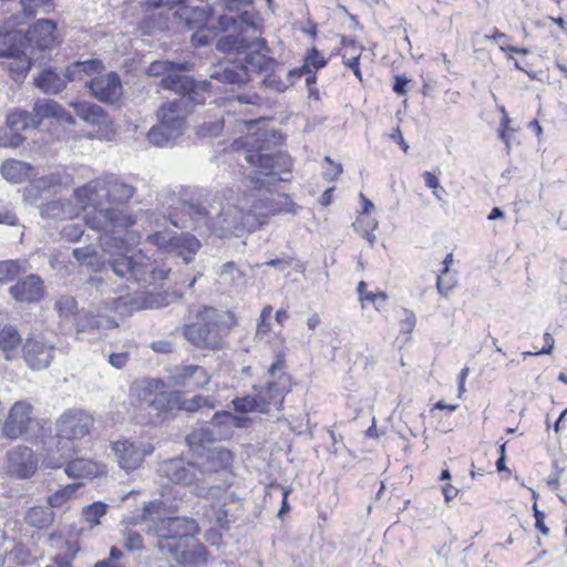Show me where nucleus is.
<instances>
[{
  "label": "nucleus",
  "instance_id": "nucleus-1",
  "mask_svg": "<svg viewBox=\"0 0 567 567\" xmlns=\"http://www.w3.org/2000/svg\"><path fill=\"white\" fill-rule=\"evenodd\" d=\"M272 138H281L279 131H258L255 138L257 148L246 154V161L258 171L250 176L254 188L261 190L267 189L269 195L259 198L252 208L258 215L266 216V220L270 215L281 213L296 215L299 206H297L291 197L285 193H272L271 187L278 183L290 182L292 178V159L286 152L265 153V143Z\"/></svg>",
  "mask_w": 567,
  "mask_h": 567
},
{
  "label": "nucleus",
  "instance_id": "nucleus-2",
  "mask_svg": "<svg viewBox=\"0 0 567 567\" xmlns=\"http://www.w3.org/2000/svg\"><path fill=\"white\" fill-rule=\"evenodd\" d=\"M84 219L90 228L100 233L101 247L110 257L130 251L125 236L135 223L130 215L117 208H94Z\"/></svg>",
  "mask_w": 567,
  "mask_h": 567
},
{
  "label": "nucleus",
  "instance_id": "nucleus-3",
  "mask_svg": "<svg viewBox=\"0 0 567 567\" xmlns=\"http://www.w3.org/2000/svg\"><path fill=\"white\" fill-rule=\"evenodd\" d=\"M236 324L231 311H220L213 307H204L197 313V321L185 324L183 336L198 349L219 350L224 338Z\"/></svg>",
  "mask_w": 567,
  "mask_h": 567
},
{
  "label": "nucleus",
  "instance_id": "nucleus-4",
  "mask_svg": "<svg viewBox=\"0 0 567 567\" xmlns=\"http://www.w3.org/2000/svg\"><path fill=\"white\" fill-rule=\"evenodd\" d=\"M184 70V63L169 60H155L146 68L148 76H162L159 86L173 91L179 95L178 99H186L189 102L205 104L207 96L212 93V83L208 80L197 81L190 75L177 73Z\"/></svg>",
  "mask_w": 567,
  "mask_h": 567
},
{
  "label": "nucleus",
  "instance_id": "nucleus-5",
  "mask_svg": "<svg viewBox=\"0 0 567 567\" xmlns=\"http://www.w3.org/2000/svg\"><path fill=\"white\" fill-rule=\"evenodd\" d=\"M197 105L200 104L186 99H175L164 103L158 112L159 123L147 133L148 142L159 147L173 146L184 133L186 115Z\"/></svg>",
  "mask_w": 567,
  "mask_h": 567
},
{
  "label": "nucleus",
  "instance_id": "nucleus-6",
  "mask_svg": "<svg viewBox=\"0 0 567 567\" xmlns=\"http://www.w3.org/2000/svg\"><path fill=\"white\" fill-rule=\"evenodd\" d=\"M209 206L207 189H186L181 194L177 206L169 212L168 220L176 228L196 230L207 225L210 218Z\"/></svg>",
  "mask_w": 567,
  "mask_h": 567
},
{
  "label": "nucleus",
  "instance_id": "nucleus-7",
  "mask_svg": "<svg viewBox=\"0 0 567 567\" xmlns=\"http://www.w3.org/2000/svg\"><path fill=\"white\" fill-rule=\"evenodd\" d=\"M27 42V38L22 35V30L0 29V59L9 60L3 62L2 65L16 83H22L34 65L33 58L28 54V50L23 45Z\"/></svg>",
  "mask_w": 567,
  "mask_h": 567
},
{
  "label": "nucleus",
  "instance_id": "nucleus-8",
  "mask_svg": "<svg viewBox=\"0 0 567 567\" xmlns=\"http://www.w3.org/2000/svg\"><path fill=\"white\" fill-rule=\"evenodd\" d=\"M1 433L11 441L23 439L38 443L44 436V427L33 416V406L25 401H18L10 408Z\"/></svg>",
  "mask_w": 567,
  "mask_h": 567
},
{
  "label": "nucleus",
  "instance_id": "nucleus-9",
  "mask_svg": "<svg viewBox=\"0 0 567 567\" xmlns=\"http://www.w3.org/2000/svg\"><path fill=\"white\" fill-rule=\"evenodd\" d=\"M147 241L165 254L182 258L185 264L194 261L202 248L200 240L190 231L159 230L147 236Z\"/></svg>",
  "mask_w": 567,
  "mask_h": 567
},
{
  "label": "nucleus",
  "instance_id": "nucleus-10",
  "mask_svg": "<svg viewBox=\"0 0 567 567\" xmlns=\"http://www.w3.org/2000/svg\"><path fill=\"white\" fill-rule=\"evenodd\" d=\"M199 532L195 519L182 516L158 518L153 525L148 526L147 533L158 538L157 548L166 551V545L173 546L174 543H182L184 539L196 536Z\"/></svg>",
  "mask_w": 567,
  "mask_h": 567
},
{
  "label": "nucleus",
  "instance_id": "nucleus-11",
  "mask_svg": "<svg viewBox=\"0 0 567 567\" xmlns=\"http://www.w3.org/2000/svg\"><path fill=\"white\" fill-rule=\"evenodd\" d=\"M266 224V216L258 215L251 207L245 210L238 206L224 208L219 214L218 236L241 237L246 233H252Z\"/></svg>",
  "mask_w": 567,
  "mask_h": 567
},
{
  "label": "nucleus",
  "instance_id": "nucleus-12",
  "mask_svg": "<svg viewBox=\"0 0 567 567\" xmlns=\"http://www.w3.org/2000/svg\"><path fill=\"white\" fill-rule=\"evenodd\" d=\"M99 190H105L106 197L113 204H126L135 195L136 188L125 183L115 174H105L101 178L89 182L87 184L75 189V196L83 200H92Z\"/></svg>",
  "mask_w": 567,
  "mask_h": 567
},
{
  "label": "nucleus",
  "instance_id": "nucleus-13",
  "mask_svg": "<svg viewBox=\"0 0 567 567\" xmlns=\"http://www.w3.org/2000/svg\"><path fill=\"white\" fill-rule=\"evenodd\" d=\"M75 446H61L49 450L44 463L50 468L64 466V472L72 478H93L99 474V465L90 458L74 457Z\"/></svg>",
  "mask_w": 567,
  "mask_h": 567
},
{
  "label": "nucleus",
  "instance_id": "nucleus-14",
  "mask_svg": "<svg viewBox=\"0 0 567 567\" xmlns=\"http://www.w3.org/2000/svg\"><path fill=\"white\" fill-rule=\"evenodd\" d=\"M94 424L91 414L81 410L64 412L56 423V447L74 446L75 440H81L90 434Z\"/></svg>",
  "mask_w": 567,
  "mask_h": 567
},
{
  "label": "nucleus",
  "instance_id": "nucleus-15",
  "mask_svg": "<svg viewBox=\"0 0 567 567\" xmlns=\"http://www.w3.org/2000/svg\"><path fill=\"white\" fill-rule=\"evenodd\" d=\"M146 400V398H144ZM148 405L158 413L174 414L178 411L194 413L203 408L212 410L213 405L208 403V399L204 395L196 394L192 399H186L183 392L174 390L171 392H161L147 399Z\"/></svg>",
  "mask_w": 567,
  "mask_h": 567
},
{
  "label": "nucleus",
  "instance_id": "nucleus-16",
  "mask_svg": "<svg viewBox=\"0 0 567 567\" xmlns=\"http://www.w3.org/2000/svg\"><path fill=\"white\" fill-rule=\"evenodd\" d=\"M92 97L106 105L117 104L123 95V84L117 72L94 76L85 82Z\"/></svg>",
  "mask_w": 567,
  "mask_h": 567
},
{
  "label": "nucleus",
  "instance_id": "nucleus-17",
  "mask_svg": "<svg viewBox=\"0 0 567 567\" xmlns=\"http://www.w3.org/2000/svg\"><path fill=\"white\" fill-rule=\"evenodd\" d=\"M166 551L172 558L182 566L203 567L208 563V550L196 536L184 539L182 543H174L173 546L166 545Z\"/></svg>",
  "mask_w": 567,
  "mask_h": 567
},
{
  "label": "nucleus",
  "instance_id": "nucleus-18",
  "mask_svg": "<svg viewBox=\"0 0 567 567\" xmlns=\"http://www.w3.org/2000/svg\"><path fill=\"white\" fill-rule=\"evenodd\" d=\"M112 451L115 454L118 466L130 473L142 465L145 456L152 454L154 447L151 444L123 440L113 442Z\"/></svg>",
  "mask_w": 567,
  "mask_h": 567
},
{
  "label": "nucleus",
  "instance_id": "nucleus-19",
  "mask_svg": "<svg viewBox=\"0 0 567 567\" xmlns=\"http://www.w3.org/2000/svg\"><path fill=\"white\" fill-rule=\"evenodd\" d=\"M8 293L18 303H39L45 297L44 281L39 275L30 274L10 286Z\"/></svg>",
  "mask_w": 567,
  "mask_h": 567
},
{
  "label": "nucleus",
  "instance_id": "nucleus-20",
  "mask_svg": "<svg viewBox=\"0 0 567 567\" xmlns=\"http://www.w3.org/2000/svg\"><path fill=\"white\" fill-rule=\"evenodd\" d=\"M168 386L184 388L188 391L197 390L209 383L206 369L198 364H183L174 367L167 377Z\"/></svg>",
  "mask_w": 567,
  "mask_h": 567
},
{
  "label": "nucleus",
  "instance_id": "nucleus-21",
  "mask_svg": "<svg viewBox=\"0 0 567 567\" xmlns=\"http://www.w3.org/2000/svg\"><path fill=\"white\" fill-rule=\"evenodd\" d=\"M168 272L169 269L162 267L158 260L140 252L135 254L131 280L143 287L155 286L163 281Z\"/></svg>",
  "mask_w": 567,
  "mask_h": 567
},
{
  "label": "nucleus",
  "instance_id": "nucleus-22",
  "mask_svg": "<svg viewBox=\"0 0 567 567\" xmlns=\"http://www.w3.org/2000/svg\"><path fill=\"white\" fill-rule=\"evenodd\" d=\"M56 22L52 19L37 20L28 31H22V35L27 38L24 48L29 50L34 48L39 51L51 50L56 42Z\"/></svg>",
  "mask_w": 567,
  "mask_h": 567
},
{
  "label": "nucleus",
  "instance_id": "nucleus-23",
  "mask_svg": "<svg viewBox=\"0 0 567 567\" xmlns=\"http://www.w3.org/2000/svg\"><path fill=\"white\" fill-rule=\"evenodd\" d=\"M7 462L9 474L19 480L32 477L38 470V458L28 446H18L9 451Z\"/></svg>",
  "mask_w": 567,
  "mask_h": 567
},
{
  "label": "nucleus",
  "instance_id": "nucleus-24",
  "mask_svg": "<svg viewBox=\"0 0 567 567\" xmlns=\"http://www.w3.org/2000/svg\"><path fill=\"white\" fill-rule=\"evenodd\" d=\"M291 377L288 373H280L277 379L266 382L259 389H254L264 399L267 412L274 406L277 411L284 409L285 396L291 391Z\"/></svg>",
  "mask_w": 567,
  "mask_h": 567
},
{
  "label": "nucleus",
  "instance_id": "nucleus-25",
  "mask_svg": "<svg viewBox=\"0 0 567 567\" xmlns=\"http://www.w3.org/2000/svg\"><path fill=\"white\" fill-rule=\"evenodd\" d=\"M55 348L44 342L42 338L30 337L23 343L22 352L25 363L32 370H42L53 360Z\"/></svg>",
  "mask_w": 567,
  "mask_h": 567
},
{
  "label": "nucleus",
  "instance_id": "nucleus-26",
  "mask_svg": "<svg viewBox=\"0 0 567 567\" xmlns=\"http://www.w3.org/2000/svg\"><path fill=\"white\" fill-rule=\"evenodd\" d=\"M161 471L174 484L190 485L197 481V467L184 458H171L163 462Z\"/></svg>",
  "mask_w": 567,
  "mask_h": 567
},
{
  "label": "nucleus",
  "instance_id": "nucleus-27",
  "mask_svg": "<svg viewBox=\"0 0 567 567\" xmlns=\"http://www.w3.org/2000/svg\"><path fill=\"white\" fill-rule=\"evenodd\" d=\"M74 326L76 338L79 339L81 333H92L100 331L101 329L115 328L117 327V323L114 319L107 316H102L83 309L76 313Z\"/></svg>",
  "mask_w": 567,
  "mask_h": 567
},
{
  "label": "nucleus",
  "instance_id": "nucleus-28",
  "mask_svg": "<svg viewBox=\"0 0 567 567\" xmlns=\"http://www.w3.org/2000/svg\"><path fill=\"white\" fill-rule=\"evenodd\" d=\"M33 85L44 94L56 95L66 89V81L56 68L48 65L33 78Z\"/></svg>",
  "mask_w": 567,
  "mask_h": 567
},
{
  "label": "nucleus",
  "instance_id": "nucleus-29",
  "mask_svg": "<svg viewBox=\"0 0 567 567\" xmlns=\"http://www.w3.org/2000/svg\"><path fill=\"white\" fill-rule=\"evenodd\" d=\"M239 68L245 71L246 74H262L267 72H275L279 62L265 53L258 51H247L241 59H238Z\"/></svg>",
  "mask_w": 567,
  "mask_h": 567
},
{
  "label": "nucleus",
  "instance_id": "nucleus-30",
  "mask_svg": "<svg viewBox=\"0 0 567 567\" xmlns=\"http://www.w3.org/2000/svg\"><path fill=\"white\" fill-rule=\"evenodd\" d=\"M212 7H190L188 0L175 11V17L181 19L189 29L207 23L213 17Z\"/></svg>",
  "mask_w": 567,
  "mask_h": 567
},
{
  "label": "nucleus",
  "instance_id": "nucleus-31",
  "mask_svg": "<svg viewBox=\"0 0 567 567\" xmlns=\"http://www.w3.org/2000/svg\"><path fill=\"white\" fill-rule=\"evenodd\" d=\"M233 427L234 414L226 410L216 412L206 426L216 442L229 439L233 435Z\"/></svg>",
  "mask_w": 567,
  "mask_h": 567
},
{
  "label": "nucleus",
  "instance_id": "nucleus-32",
  "mask_svg": "<svg viewBox=\"0 0 567 567\" xmlns=\"http://www.w3.org/2000/svg\"><path fill=\"white\" fill-rule=\"evenodd\" d=\"M71 105L74 109L75 114L89 124L102 125L105 124L107 120L106 111L102 106L93 102L76 101L73 102Z\"/></svg>",
  "mask_w": 567,
  "mask_h": 567
},
{
  "label": "nucleus",
  "instance_id": "nucleus-33",
  "mask_svg": "<svg viewBox=\"0 0 567 567\" xmlns=\"http://www.w3.org/2000/svg\"><path fill=\"white\" fill-rule=\"evenodd\" d=\"M249 40L245 32L237 31L234 34L220 37L216 42V50L224 54H244L249 50Z\"/></svg>",
  "mask_w": 567,
  "mask_h": 567
},
{
  "label": "nucleus",
  "instance_id": "nucleus-34",
  "mask_svg": "<svg viewBox=\"0 0 567 567\" xmlns=\"http://www.w3.org/2000/svg\"><path fill=\"white\" fill-rule=\"evenodd\" d=\"M32 171L31 164L18 159H7L0 167L2 177L13 184L24 182Z\"/></svg>",
  "mask_w": 567,
  "mask_h": 567
},
{
  "label": "nucleus",
  "instance_id": "nucleus-35",
  "mask_svg": "<svg viewBox=\"0 0 567 567\" xmlns=\"http://www.w3.org/2000/svg\"><path fill=\"white\" fill-rule=\"evenodd\" d=\"M61 104L52 99H38L33 104L32 127L38 128L45 118H55Z\"/></svg>",
  "mask_w": 567,
  "mask_h": 567
},
{
  "label": "nucleus",
  "instance_id": "nucleus-36",
  "mask_svg": "<svg viewBox=\"0 0 567 567\" xmlns=\"http://www.w3.org/2000/svg\"><path fill=\"white\" fill-rule=\"evenodd\" d=\"M210 79L217 80L224 84L244 86L251 81V75L246 74L245 71L239 68V61H237L236 69L225 66L220 70L214 71L210 74Z\"/></svg>",
  "mask_w": 567,
  "mask_h": 567
},
{
  "label": "nucleus",
  "instance_id": "nucleus-37",
  "mask_svg": "<svg viewBox=\"0 0 567 567\" xmlns=\"http://www.w3.org/2000/svg\"><path fill=\"white\" fill-rule=\"evenodd\" d=\"M42 188H45L50 197L61 189L68 188L73 183V177L64 171H56L39 177Z\"/></svg>",
  "mask_w": 567,
  "mask_h": 567
},
{
  "label": "nucleus",
  "instance_id": "nucleus-38",
  "mask_svg": "<svg viewBox=\"0 0 567 567\" xmlns=\"http://www.w3.org/2000/svg\"><path fill=\"white\" fill-rule=\"evenodd\" d=\"M54 516L53 509L49 506H33L28 511L25 522L29 526L42 530L52 525Z\"/></svg>",
  "mask_w": 567,
  "mask_h": 567
},
{
  "label": "nucleus",
  "instance_id": "nucleus-39",
  "mask_svg": "<svg viewBox=\"0 0 567 567\" xmlns=\"http://www.w3.org/2000/svg\"><path fill=\"white\" fill-rule=\"evenodd\" d=\"M233 409L239 414L259 412L262 414L268 413L264 399L259 394L237 396L231 401Z\"/></svg>",
  "mask_w": 567,
  "mask_h": 567
},
{
  "label": "nucleus",
  "instance_id": "nucleus-40",
  "mask_svg": "<svg viewBox=\"0 0 567 567\" xmlns=\"http://www.w3.org/2000/svg\"><path fill=\"white\" fill-rule=\"evenodd\" d=\"M168 29V16L166 13H150L138 22V30L143 35H154Z\"/></svg>",
  "mask_w": 567,
  "mask_h": 567
},
{
  "label": "nucleus",
  "instance_id": "nucleus-41",
  "mask_svg": "<svg viewBox=\"0 0 567 567\" xmlns=\"http://www.w3.org/2000/svg\"><path fill=\"white\" fill-rule=\"evenodd\" d=\"M135 255L128 256L127 252L110 257L107 264L111 269L121 278L131 280Z\"/></svg>",
  "mask_w": 567,
  "mask_h": 567
},
{
  "label": "nucleus",
  "instance_id": "nucleus-42",
  "mask_svg": "<svg viewBox=\"0 0 567 567\" xmlns=\"http://www.w3.org/2000/svg\"><path fill=\"white\" fill-rule=\"evenodd\" d=\"M204 516L214 524V527H218L224 530L230 528V520L228 519V511L225 505L210 504L204 507Z\"/></svg>",
  "mask_w": 567,
  "mask_h": 567
},
{
  "label": "nucleus",
  "instance_id": "nucleus-43",
  "mask_svg": "<svg viewBox=\"0 0 567 567\" xmlns=\"http://www.w3.org/2000/svg\"><path fill=\"white\" fill-rule=\"evenodd\" d=\"M24 267L19 259H7L0 261V284L16 282Z\"/></svg>",
  "mask_w": 567,
  "mask_h": 567
},
{
  "label": "nucleus",
  "instance_id": "nucleus-44",
  "mask_svg": "<svg viewBox=\"0 0 567 567\" xmlns=\"http://www.w3.org/2000/svg\"><path fill=\"white\" fill-rule=\"evenodd\" d=\"M21 343V336L18 329L13 326H4L0 330V349L9 353L10 351L16 350ZM6 358L9 359V354H6Z\"/></svg>",
  "mask_w": 567,
  "mask_h": 567
},
{
  "label": "nucleus",
  "instance_id": "nucleus-45",
  "mask_svg": "<svg viewBox=\"0 0 567 567\" xmlns=\"http://www.w3.org/2000/svg\"><path fill=\"white\" fill-rule=\"evenodd\" d=\"M48 198H50V195H48L45 188H42L39 178L32 179L23 189V200L29 205L40 207V200Z\"/></svg>",
  "mask_w": 567,
  "mask_h": 567
},
{
  "label": "nucleus",
  "instance_id": "nucleus-46",
  "mask_svg": "<svg viewBox=\"0 0 567 567\" xmlns=\"http://www.w3.org/2000/svg\"><path fill=\"white\" fill-rule=\"evenodd\" d=\"M40 216L43 219H63L65 217V204L61 199H47L40 205Z\"/></svg>",
  "mask_w": 567,
  "mask_h": 567
},
{
  "label": "nucleus",
  "instance_id": "nucleus-47",
  "mask_svg": "<svg viewBox=\"0 0 567 567\" xmlns=\"http://www.w3.org/2000/svg\"><path fill=\"white\" fill-rule=\"evenodd\" d=\"M186 443L189 449L195 453H200V450L204 449V443L216 442L213 439L209 430L206 426L200 427L199 430H195L186 436Z\"/></svg>",
  "mask_w": 567,
  "mask_h": 567
},
{
  "label": "nucleus",
  "instance_id": "nucleus-48",
  "mask_svg": "<svg viewBox=\"0 0 567 567\" xmlns=\"http://www.w3.org/2000/svg\"><path fill=\"white\" fill-rule=\"evenodd\" d=\"M32 114L28 111H16L7 115V126L10 130L25 131L32 127Z\"/></svg>",
  "mask_w": 567,
  "mask_h": 567
},
{
  "label": "nucleus",
  "instance_id": "nucleus-49",
  "mask_svg": "<svg viewBox=\"0 0 567 567\" xmlns=\"http://www.w3.org/2000/svg\"><path fill=\"white\" fill-rule=\"evenodd\" d=\"M107 505L101 501L93 502L83 508V516L86 522L99 525L102 516L106 514Z\"/></svg>",
  "mask_w": 567,
  "mask_h": 567
},
{
  "label": "nucleus",
  "instance_id": "nucleus-50",
  "mask_svg": "<svg viewBox=\"0 0 567 567\" xmlns=\"http://www.w3.org/2000/svg\"><path fill=\"white\" fill-rule=\"evenodd\" d=\"M76 65L80 68L81 74L85 75H102L105 70V65L101 59H89L85 61H76Z\"/></svg>",
  "mask_w": 567,
  "mask_h": 567
},
{
  "label": "nucleus",
  "instance_id": "nucleus-51",
  "mask_svg": "<svg viewBox=\"0 0 567 567\" xmlns=\"http://www.w3.org/2000/svg\"><path fill=\"white\" fill-rule=\"evenodd\" d=\"M55 309L58 310L60 317L68 318L70 316L76 317L78 311V301L73 297H64L59 299L55 302Z\"/></svg>",
  "mask_w": 567,
  "mask_h": 567
},
{
  "label": "nucleus",
  "instance_id": "nucleus-52",
  "mask_svg": "<svg viewBox=\"0 0 567 567\" xmlns=\"http://www.w3.org/2000/svg\"><path fill=\"white\" fill-rule=\"evenodd\" d=\"M162 509V502L159 501H152L144 505L141 514V519L144 522H147V527L150 525H153L154 522H156L159 517H156V515H159V512Z\"/></svg>",
  "mask_w": 567,
  "mask_h": 567
},
{
  "label": "nucleus",
  "instance_id": "nucleus-53",
  "mask_svg": "<svg viewBox=\"0 0 567 567\" xmlns=\"http://www.w3.org/2000/svg\"><path fill=\"white\" fill-rule=\"evenodd\" d=\"M25 137L17 130H10L0 136L1 147L17 148L23 144Z\"/></svg>",
  "mask_w": 567,
  "mask_h": 567
},
{
  "label": "nucleus",
  "instance_id": "nucleus-54",
  "mask_svg": "<svg viewBox=\"0 0 567 567\" xmlns=\"http://www.w3.org/2000/svg\"><path fill=\"white\" fill-rule=\"evenodd\" d=\"M303 58L306 62L309 63L315 71L323 69L328 64V59L322 56L320 51L316 47L310 48L306 52Z\"/></svg>",
  "mask_w": 567,
  "mask_h": 567
},
{
  "label": "nucleus",
  "instance_id": "nucleus-55",
  "mask_svg": "<svg viewBox=\"0 0 567 567\" xmlns=\"http://www.w3.org/2000/svg\"><path fill=\"white\" fill-rule=\"evenodd\" d=\"M186 1L187 0H144L142 2V8L145 10L159 8H177L178 10L182 7V4H185Z\"/></svg>",
  "mask_w": 567,
  "mask_h": 567
},
{
  "label": "nucleus",
  "instance_id": "nucleus-56",
  "mask_svg": "<svg viewBox=\"0 0 567 567\" xmlns=\"http://www.w3.org/2000/svg\"><path fill=\"white\" fill-rule=\"evenodd\" d=\"M501 111L503 112V117L501 120L499 128H498V138L504 142L507 153L511 152V142H509V131H513L509 127L511 118L508 117L505 107L502 106Z\"/></svg>",
  "mask_w": 567,
  "mask_h": 567
},
{
  "label": "nucleus",
  "instance_id": "nucleus-57",
  "mask_svg": "<svg viewBox=\"0 0 567 567\" xmlns=\"http://www.w3.org/2000/svg\"><path fill=\"white\" fill-rule=\"evenodd\" d=\"M261 84L278 93H282L288 89L287 83H285L280 78L276 76L274 72H267L261 81Z\"/></svg>",
  "mask_w": 567,
  "mask_h": 567
},
{
  "label": "nucleus",
  "instance_id": "nucleus-58",
  "mask_svg": "<svg viewBox=\"0 0 567 567\" xmlns=\"http://www.w3.org/2000/svg\"><path fill=\"white\" fill-rule=\"evenodd\" d=\"M125 548L130 551H142L145 549L143 537L137 533L130 530L125 538Z\"/></svg>",
  "mask_w": 567,
  "mask_h": 567
},
{
  "label": "nucleus",
  "instance_id": "nucleus-59",
  "mask_svg": "<svg viewBox=\"0 0 567 567\" xmlns=\"http://www.w3.org/2000/svg\"><path fill=\"white\" fill-rule=\"evenodd\" d=\"M196 28V32L192 35V43L198 48L209 45L212 42L210 30L202 29V25H197Z\"/></svg>",
  "mask_w": 567,
  "mask_h": 567
},
{
  "label": "nucleus",
  "instance_id": "nucleus-60",
  "mask_svg": "<svg viewBox=\"0 0 567 567\" xmlns=\"http://www.w3.org/2000/svg\"><path fill=\"white\" fill-rule=\"evenodd\" d=\"M271 312L272 308L270 306H267L261 310L257 324L256 336H264L270 331V323L268 322V319L270 318Z\"/></svg>",
  "mask_w": 567,
  "mask_h": 567
},
{
  "label": "nucleus",
  "instance_id": "nucleus-61",
  "mask_svg": "<svg viewBox=\"0 0 567 567\" xmlns=\"http://www.w3.org/2000/svg\"><path fill=\"white\" fill-rule=\"evenodd\" d=\"M95 251L91 246H84L74 248L72 255L83 266L90 258H95Z\"/></svg>",
  "mask_w": 567,
  "mask_h": 567
},
{
  "label": "nucleus",
  "instance_id": "nucleus-62",
  "mask_svg": "<svg viewBox=\"0 0 567 567\" xmlns=\"http://www.w3.org/2000/svg\"><path fill=\"white\" fill-rule=\"evenodd\" d=\"M402 312L404 315V318L400 322L401 332L402 333H411L415 327L416 323V317L413 311L403 308Z\"/></svg>",
  "mask_w": 567,
  "mask_h": 567
},
{
  "label": "nucleus",
  "instance_id": "nucleus-63",
  "mask_svg": "<svg viewBox=\"0 0 567 567\" xmlns=\"http://www.w3.org/2000/svg\"><path fill=\"white\" fill-rule=\"evenodd\" d=\"M455 281L449 277V275H437L436 288L440 295L446 297L449 292L454 288Z\"/></svg>",
  "mask_w": 567,
  "mask_h": 567
},
{
  "label": "nucleus",
  "instance_id": "nucleus-64",
  "mask_svg": "<svg viewBox=\"0 0 567 567\" xmlns=\"http://www.w3.org/2000/svg\"><path fill=\"white\" fill-rule=\"evenodd\" d=\"M409 82L410 79H408L404 74H395L392 84L393 92L399 96L405 95L408 92Z\"/></svg>",
  "mask_w": 567,
  "mask_h": 567
}]
</instances>
